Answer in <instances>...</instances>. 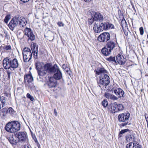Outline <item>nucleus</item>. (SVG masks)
I'll list each match as a JSON object with an SVG mask.
<instances>
[{"label":"nucleus","instance_id":"obj_1","mask_svg":"<svg viewBox=\"0 0 148 148\" xmlns=\"http://www.w3.org/2000/svg\"><path fill=\"white\" fill-rule=\"evenodd\" d=\"M21 128V125L17 121H12L7 123L5 127V130L8 132L13 133L18 131Z\"/></svg>","mask_w":148,"mask_h":148},{"label":"nucleus","instance_id":"obj_2","mask_svg":"<svg viewBox=\"0 0 148 148\" xmlns=\"http://www.w3.org/2000/svg\"><path fill=\"white\" fill-rule=\"evenodd\" d=\"M130 116V114L128 112H126L119 115V121L120 122H123L120 124L121 126H124L128 124Z\"/></svg>","mask_w":148,"mask_h":148},{"label":"nucleus","instance_id":"obj_3","mask_svg":"<svg viewBox=\"0 0 148 148\" xmlns=\"http://www.w3.org/2000/svg\"><path fill=\"white\" fill-rule=\"evenodd\" d=\"M57 69V65L56 64H55L53 66H52L51 64L49 63L44 64L42 72V76L46 74L47 72L52 73Z\"/></svg>","mask_w":148,"mask_h":148},{"label":"nucleus","instance_id":"obj_4","mask_svg":"<svg viewBox=\"0 0 148 148\" xmlns=\"http://www.w3.org/2000/svg\"><path fill=\"white\" fill-rule=\"evenodd\" d=\"M22 54L23 60L25 62H28L32 58V54L30 49L28 48H23Z\"/></svg>","mask_w":148,"mask_h":148},{"label":"nucleus","instance_id":"obj_5","mask_svg":"<svg viewBox=\"0 0 148 148\" xmlns=\"http://www.w3.org/2000/svg\"><path fill=\"white\" fill-rule=\"evenodd\" d=\"M35 66L36 69L37 70L38 75L40 76H42V72L43 67V64L42 62H40L37 60L35 59Z\"/></svg>","mask_w":148,"mask_h":148},{"label":"nucleus","instance_id":"obj_6","mask_svg":"<svg viewBox=\"0 0 148 148\" xmlns=\"http://www.w3.org/2000/svg\"><path fill=\"white\" fill-rule=\"evenodd\" d=\"M19 142H23L25 141L27 139V134L25 132H19L16 134Z\"/></svg>","mask_w":148,"mask_h":148},{"label":"nucleus","instance_id":"obj_7","mask_svg":"<svg viewBox=\"0 0 148 148\" xmlns=\"http://www.w3.org/2000/svg\"><path fill=\"white\" fill-rule=\"evenodd\" d=\"M24 34L27 36L29 39H30L31 41L34 40L35 36L31 29L28 28H26L24 30Z\"/></svg>","mask_w":148,"mask_h":148},{"label":"nucleus","instance_id":"obj_8","mask_svg":"<svg viewBox=\"0 0 148 148\" xmlns=\"http://www.w3.org/2000/svg\"><path fill=\"white\" fill-rule=\"evenodd\" d=\"M17 17L13 18L9 23L8 26L10 29L12 30L14 29V27L18 26Z\"/></svg>","mask_w":148,"mask_h":148},{"label":"nucleus","instance_id":"obj_9","mask_svg":"<svg viewBox=\"0 0 148 148\" xmlns=\"http://www.w3.org/2000/svg\"><path fill=\"white\" fill-rule=\"evenodd\" d=\"M24 78L25 85L28 87L30 86L33 80L32 76L30 74L26 75H25Z\"/></svg>","mask_w":148,"mask_h":148},{"label":"nucleus","instance_id":"obj_10","mask_svg":"<svg viewBox=\"0 0 148 148\" xmlns=\"http://www.w3.org/2000/svg\"><path fill=\"white\" fill-rule=\"evenodd\" d=\"M100 25L103 31V30H106L114 28V26L112 24L108 22H102L100 24Z\"/></svg>","mask_w":148,"mask_h":148},{"label":"nucleus","instance_id":"obj_11","mask_svg":"<svg viewBox=\"0 0 148 148\" xmlns=\"http://www.w3.org/2000/svg\"><path fill=\"white\" fill-rule=\"evenodd\" d=\"M114 93L118 98H121L125 96V93L123 90L121 88H117L113 90Z\"/></svg>","mask_w":148,"mask_h":148},{"label":"nucleus","instance_id":"obj_12","mask_svg":"<svg viewBox=\"0 0 148 148\" xmlns=\"http://www.w3.org/2000/svg\"><path fill=\"white\" fill-rule=\"evenodd\" d=\"M8 139L10 143L12 145H15L19 142L16 134L10 135Z\"/></svg>","mask_w":148,"mask_h":148},{"label":"nucleus","instance_id":"obj_13","mask_svg":"<svg viewBox=\"0 0 148 148\" xmlns=\"http://www.w3.org/2000/svg\"><path fill=\"white\" fill-rule=\"evenodd\" d=\"M116 63L118 62L120 65L124 64L126 61V58L120 54L116 56Z\"/></svg>","mask_w":148,"mask_h":148},{"label":"nucleus","instance_id":"obj_14","mask_svg":"<svg viewBox=\"0 0 148 148\" xmlns=\"http://www.w3.org/2000/svg\"><path fill=\"white\" fill-rule=\"evenodd\" d=\"M11 60L8 58H5L3 61V66L5 69H10L11 70L10 66Z\"/></svg>","mask_w":148,"mask_h":148},{"label":"nucleus","instance_id":"obj_15","mask_svg":"<svg viewBox=\"0 0 148 148\" xmlns=\"http://www.w3.org/2000/svg\"><path fill=\"white\" fill-rule=\"evenodd\" d=\"M55 73L54 74L53 78L56 80L60 79L62 77V73L60 71L59 67L57 66V69L54 71L52 73Z\"/></svg>","mask_w":148,"mask_h":148},{"label":"nucleus","instance_id":"obj_16","mask_svg":"<svg viewBox=\"0 0 148 148\" xmlns=\"http://www.w3.org/2000/svg\"><path fill=\"white\" fill-rule=\"evenodd\" d=\"M18 25L20 27H23L27 23V20L25 18L23 17H17Z\"/></svg>","mask_w":148,"mask_h":148},{"label":"nucleus","instance_id":"obj_17","mask_svg":"<svg viewBox=\"0 0 148 148\" xmlns=\"http://www.w3.org/2000/svg\"><path fill=\"white\" fill-rule=\"evenodd\" d=\"M57 84V81L53 77H51L48 82V85L49 88H53L56 87Z\"/></svg>","mask_w":148,"mask_h":148},{"label":"nucleus","instance_id":"obj_18","mask_svg":"<svg viewBox=\"0 0 148 148\" xmlns=\"http://www.w3.org/2000/svg\"><path fill=\"white\" fill-rule=\"evenodd\" d=\"M38 47L36 44L31 45L32 50L34 55V58L35 59L38 58Z\"/></svg>","mask_w":148,"mask_h":148},{"label":"nucleus","instance_id":"obj_19","mask_svg":"<svg viewBox=\"0 0 148 148\" xmlns=\"http://www.w3.org/2000/svg\"><path fill=\"white\" fill-rule=\"evenodd\" d=\"M116 45V44L114 41L111 40L107 42L106 46V48H107V49L112 51L115 47Z\"/></svg>","mask_w":148,"mask_h":148},{"label":"nucleus","instance_id":"obj_20","mask_svg":"<svg viewBox=\"0 0 148 148\" xmlns=\"http://www.w3.org/2000/svg\"><path fill=\"white\" fill-rule=\"evenodd\" d=\"M10 63L11 70H14L15 69L17 68L18 66V62L16 58H14L12 60H11Z\"/></svg>","mask_w":148,"mask_h":148},{"label":"nucleus","instance_id":"obj_21","mask_svg":"<svg viewBox=\"0 0 148 148\" xmlns=\"http://www.w3.org/2000/svg\"><path fill=\"white\" fill-rule=\"evenodd\" d=\"M93 29L95 33H99L103 31L100 23L95 22L93 27Z\"/></svg>","mask_w":148,"mask_h":148},{"label":"nucleus","instance_id":"obj_22","mask_svg":"<svg viewBox=\"0 0 148 148\" xmlns=\"http://www.w3.org/2000/svg\"><path fill=\"white\" fill-rule=\"evenodd\" d=\"M117 107L116 103H115L113 104H110L108 107V108L111 111L112 113H115L118 112Z\"/></svg>","mask_w":148,"mask_h":148},{"label":"nucleus","instance_id":"obj_23","mask_svg":"<svg viewBox=\"0 0 148 148\" xmlns=\"http://www.w3.org/2000/svg\"><path fill=\"white\" fill-rule=\"evenodd\" d=\"M94 20L97 21L99 20V21H102L103 19V16L99 13L98 12H95L93 18Z\"/></svg>","mask_w":148,"mask_h":148},{"label":"nucleus","instance_id":"obj_24","mask_svg":"<svg viewBox=\"0 0 148 148\" xmlns=\"http://www.w3.org/2000/svg\"><path fill=\"white\" fill-rule=\"evenodd\" d=\"M110 82V78L109 77H108L104 80H99V84L101 85H102L105 86H107L108 85Z\"/></svg>","mask_w":148,"mask_h":148},{"label":"nucleus","instance_id":"obj_25","mask_svg":"<svg viewBox=\"0 0 148 148\" xmlns=\"http://www.w3.org/2000/svg\"><path fill=\"white\" fill-rule=\"evenodd\" d=\"M107 71L103 68H99L96 70V74L97 75H101L102 73H107Z\"/></svg>","mask_w":148,"mask_h":148},{"label":"nucleus","instance_id":"obj_26","mask_svg":"<svg viewBox=\"0 0 148 148\" xmlns=\"http://www.w3.org/2000/svg\"><path fill=\"white\" fill-rule=\"evenodd\" d=\"M112 51L109 50V49L106 48L105 46V47L103 48L101 50V52L105 56H108L110 55Z\"/></svg>","mask_w":148,"mask_h":148},{"label":"nucleus","instance_id":"obj_27","mask_svg":"<svg viewBox=\"0 0 148 148\" xmlns=\"http://www.w3.org/2000/svg\"><path fill=\"white\" fill-rule=\"evenodd\" d=\"M134 138V136L131 134H128L125 136L126 140L127 142L133 141Z\"/></svg>","mask_w":148,"mask_h":148},{"label":"nucleus","instance_id":"obj_28","mask_svg":"<svg viewBox=\"0 0 148 148\" xmlns=\"http://www.w3.org/2000/svg\"><path fill=\"white\" fill-rule=\"evenodd\" d=\"M5 97L3 96L0 97V109L3 107L4 105L5 104Z\"/></svg>","mask_w":148,"mask_h":148},{"label":"nucleus","instance_id":"obj_29","mask_svg":"<svg viewBox=\"0 0 148 148\" xmlns=\"http://www.w3.org/2000/svg\"><path fill=\"white\" fill-rule=\"evenodd\" d=\"M97 40L98 41L100 42H107L106 40L104 38L102 34H101L98 37Z\"/></svg>","mask_w":148,"mask_h":148},{"label":"nucleus","instance_id":"obj_30","mask_svg":"<svg viewBox=\"0 0 148 148\" xmlns=\"http://www.w3.org/2000/svg\"><path fill=\"white\" fill-rule=\"evenodd\" d=\"M102 34L107 41L110 40V34L107 32H103Z\"/></svg>","mask_w":148,"mask_h":148},{"label":"nucleus","instance_id":"obj_31","mask_svg":"<svg viewBox=\"0 0 148 148\" xmlns=\"http://www.w3.org/2000/svg\"><path fill=\"white\" fill-rule=\"evenodd\" d=\"M107 60L110 62H114L116 63V60H115V58L114 57L110 56L107 59Z\"/></svg>","mask_w":148,"mask_h":148},{"label":"nucleus","instance_id":"obj_32","mask_svg":"<svg viewBox=\"0 0 148 148\" xmlns=\"http://www.w3.org/2000/svg\"><path fill=\"white\" fill-rule=\"evenodd\" d=\"M116 106H117V112L122 111L124 107L122 104L116 103Z\"/></svg>","mask_w":148,"mask_h":148},{"label":"nucleus","instance_id":"obj_33","mask_svg":"<svg viewBox=\"0 0 148 148\" xmlns=\"http://www.w3.org/2000/svg\"><path fill=\"white\" fill-rule=\"evenodd\" d=\"M14 110L11 107L9 108L7 111V113L10 114L11 115L14 114Z\"/></svg>","mask_w":148,"mask_h":148},{"label":"nucleus","instance_id":"obj_34","mask_svg":"<svg viewBox=\"0 0 148 148\" xmlns=\"http://www.w3.org/2000/svg\"><path fill=\"white\" fill-rule=\"evenodd\" d=\"M106 73H102L99 77V80H104L105 79V78L109 77V76H108Z\"/></svg>","mask_w":148,"mask_h":148},{"label":"nucleus","instance_id":"obj_35","mask_svg":"<svg viewBox=\"0 0 148 148\" xmlns=\"http://www.w3.org/2000/svg\"><path fill=\"white\" fill-rule=\"evenodd\" d=\"M133 144V148H141V146L135 141L134 142Z\"/></svg>","mask_w":148,"mask_h":148},{"label":"nucleus","instance_id":"obj_36","mask_svg":"<svg viewBox=\"0 0 148 148\" xmlns=\"http://www.w3.org/2000/svg\"><path fill=\"white\" fill-rule=\"evenodd\" d=\"M62 68L67 72H68L69 70V68L67 64H63L62 65Z\"/></svg>","mask_w":148,"mask_h":148},{"label":"nucleus","instance_id":"obj_37","mask_svg":"<svg viewBox=\"0 0 148 148\" xmlns=\"http://www.w3.org/2000/svg\"><path fill=\"white\" fill-rule=\"evenodd\" d=\"M101 103L104 107H106L108 105V101L106 99L102 101Z\"/></svg>","mask_w":148,"mask_h":148},{"label":"nucleus","instance_id":"obj_38","mask_svg":"<svg viewBox=\"0 0 148 148\" xmlns=\"http://www.w3.org/2000/svg\"><path fill=\"white\" fill-rule=\"evenodd\" d=\"M10 15H7L5 17L4 20V22L6 23H7L10 20Z\"/></svg>","mask_w":148,"mask_h":148},{"label":"nucleus","instance_id":"obj_39","mask_svg":"<svg viewBox=\"0 0 148 148\" xmlns=\"http://www.w3.org/2000/svg\"><path fill=\"white\" fill-rule=\"evenodd\" d=\"M121 25L122 27H126L127 25V23L125 19H123L121 21Z\"/></svg>","mask_w":148,"mask_h":148},{"label":"nucleus","instance_id":"obj_40","mask_svg":"<svg viewBox=\"0 0 148 148\" xmlns=\"http://www.w3.org/2000/svg\"><path fill=\"white\" fill-rule=\"evenodd\" d=\"M118 98L117 96L116 97L114 95L112 94L110 99L114 101L117 100L118 99Z\"/></svg>","mask_w":148,"mask_h":148},{"label":"nucleus","instance_id":"obj_41","mask_svg":"<svg viewBox=\"0 0 148 148\" xmlns=\"http://www.w3.org/2000/svg\"><path fill=\"white\" fill-rule=\"evenodd\" d=\"M112 94L108 92H106L104 95V96L108 99H110Z\"/></svg>","mask_w":148,"mask_h":148},{"label":"nucleus","instance_id":"obj_42","mask_svg":"<svg viewBox=\"0 0 148 148\" xmlns=\"http://www.w3.org/2000/svg\"><path fill=\"white\" fill-rule=\"evenodd\" d=\"M132 142L127 144L126 146V148H133V145Z\"/></svg>","mask_w":148,"mask_h":148},{"label":"nucleus","instance_id":"obj_43","mask_svg":"<svg viewBox=\"0 0 148 148\" xmlns=\"http://www.w3.org/2000/svg\"><path fill=\"white\" fill-rule=\"evenodd\" d=\"M27 97L31 101H33L34 100L33 97L29 93L27 94Z\"/></svg>","mask_w":148,"mask_h":148},{"label":"nucleus","instance_id":"obj_44","mask_svg":"<svg viewBox=\"0 0 148 148\" xmlns=\"http://www.w3.org/2000/svg\"><path fill=\"white\" fill-rule=\"evenodd\" d=\"M3 49L6 50H10L11 49V46L10 45H7L3 47Z\"/></svg>","mask_w":148,"mask_h":148},{"label":"nucleus","instance_id":"obj_45","mask_svg":"<svg viewBox=\"0 0 148 148\" xmlns=\"http://www.w3.org/2000/svg\"><path fill=\"white\" fill-rule=\"evenodd\" d=\"M129 130L128 129H125V130H121L120 132V134H119V136H120V134H123L125 133V132L128 131Z\"/></svg>","mask_w":148,"mask_h":148},{"label":"nucleus","instance_id":"obj_46","mask_svg":"<svg viewBox=\"0 0 148 148\" xmlns=\"http://www.w3.org/2000/svg\"><path fill=\"white\" fill-rule=\"evenodd\" d=\"M139 30L140 35H143L144 33V30L143 27H140L139 28Z\"/></svg>","mask_w":148,"mask_h":148},{"label":"nucleus","instance_id":"obj_47","mask_svg":"<svg viewBox=\"0 0 148 148\" xmlns=\"http://www.w3.org/2000/svg\"><path fill=\"white\" fill-rule=\"evenodd\" d=\"M94 19L93 18H91L88 20V23L90 25L92 24L93 22Z\"/></svg>","mask_w":148,"mask_h":148},{"label":"nucleus","instance_id":"obj_48","mask_svg":"<svg viewBox=\"0 0 148 148\" xmlns=\"http://www.w3.org/2000/svg\"><path fill=\"white\" fill-rule=\"evenodd\" d=\"M58 25L60 27L63 26H64V24L62 22H59L58 23Z\"/></svg>","mask_w":148,"mask_h":148},{"label":"nucleus","instance_id":"obj_49","mask_svg":"<svg viewBox=\"0 0 148 148\" xmlns=\"http://www.w3.org/2000/svg\"><path fill=\"white\" fill-rule=\"evenodd\" d=\"M7 73L8 78H10L11 72L10 71H7Z\"/></svg>","mask_w":148,"mask_h":148},{"label":"nucleus","instance_id":"obj_50","mask_svg":"<svg viewBox=\"0 0 148 148\" xmlns=\"http://www.w3.org/2000/svg\"><path fill=\"white\" fill-rule=\"evenodd\" d=\"M21 1L24 3H26L29 0H20Z\"/></svg>","mask_w":148,"mask_h":148},{"label":"nucleus","instance_id":"obj_51","mask_svg":"<svg viewBox=\"0 0 148 148\" xmlns=\"http://www.w3.org/2000/svg\"><path fill=\"white\" fill-rule=\"evenodd\" d=\"M145 118L146 119V121L147 123H148V116H145Z\"/></svg>","mask_w":148,"mask_h":148},{"label":"nucleus","instance_id":"obj_52","mask_svg":"<svg viewBox=\"0 0 148 148\" xmlns=\"http://www.w3.org/2000/svg\"><path fill=\"white\" fill-rule=\"evenodd\" d=\"M92 0H84V1L86 2H89Z\"/></svg>","mask_w":148,"mask_h":148},{"label":"nucleus","instance_id":"obj_53","mask_svg":"<svg viewBox=\"0 0 148 148\" xmlns=\"http://www.w3.org/2000/svg\"><path fill=\"white\" fill-rule=\"evenodd\" d=\"M34 140L36 143H38V142L37 141V139H35Z\"/></svg>","mask_w":148,"mask_h":148},{"label":"nucleus","instance_id":"obj_54","mask_svg":"<svg viewBox=\"0 0 148 148\" xmlns=\"http://www.w3.org/2000/svg\"><path fill=\"white\" fill-rule=\"evenodd\" d=\"M17 90L18 91L20 92L21 91H22V90L21 89H19L18 88L17 89Z\"/></svg>","mask_w":148,"mask_h":148},{"label":"nucleus","instance_id":"obj_55","mask_svg":"<svg viewBox=\"0 0 148 148\" xmlns=\"http://www.w3.org/2000/svg\"><path fill=\"white\" fill-rule=\"evenodd\" d=\"M24 148H30L29 147V146H25Z\"/></svg>","mask_w":148,"mask_h":148},{"label":"nucleus","instance_id":"obj_56","mask_svg":"<svg viewBox=\"0 0 148 148\" xmlns=\"http://www.w3.org/2000/svg\"><path fill=\"white\" fill-rule=\"evenodd\" d=\"M121 10H119L118 11V12H119V14L120 13H121Z\"/></svg>","mask_w":148,"mask_h":148},{"label":"nucleus","instance_id":"obj_57","mask_svg":"<svg viewBox=\"0 0 148 148\" xmlns=\"http://www.w3.org/2000/svg\"><path fill=\"white\" fill-rule=\"evenodd\" d=\"M54 112L56 114H57V112H56V109H55L54 110Z\"/></svg>","mask_w":148,"mask_h":148},{"label":"nucleus","instance_id":"obj_58","mask_svg":"<svg viewBox=\"0 0 148 148\" xmlns=\"http://www.w3.org/2000/svg\"><path fill=\"white\" fill-rule=\"evenodd\" d=\"M147 64H148V57L147 58Z\"/></svg>","mask_w":148,"mask_h":148},{"label":"nucleus","instance_id":"obj_59","mask_svg":"<svg viewBox=\"0 0 148 148\" xmlns=\"http://www.w3.org/2000/svg\"><path fill=\"white\" fill-rule=\"evenodd\" d=\"M34 140L35 139H36V137L35 136H34Z\"/></svg>","mask_w":148,"mask_h":148},{"label":"nucleus","instance_id":"obj_60","mask_svg":"<svg viewBox=\"0 0 148 148\" xmlns=\"http://www.w3.org/2000/svg\"><path fill=\"white\" fill-rule=\"evenodd\" d=\"M147 38H148V34L147 35Z\"/></svg>","mask_w":148,"mask_h":148}]
</instances>
